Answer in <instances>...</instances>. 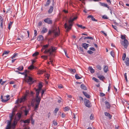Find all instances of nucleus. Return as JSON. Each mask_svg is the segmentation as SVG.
Returning a JSON list of instances; mask_svg holds the SVG:
<instances>
[{"label": "nucleus", "instance_id": "1", "mask_svg": "<svg viewBox=\"0 0 129 129\" xmlns=\"http://www.w3.org/2000/svg\"><path fill=\"white\" fill-rule=\"evenodd\" d=\"M49 44L44 45L42 47L41 49V51L43 52L44 50H45L44 53H49V55H53V52H55V51L57 49V48L56 47H54L52 46H51V48L47 49L46 48L49 46Z\"/></svg>", "mask_w": 129, "mask_h": 129}, {"label": "nucleus", "instance_id": "2", "mask_svg": "<svg viewBox=\"0 0 129 129\" xmlns=\"http://www.w3.org/2000/svg\"><path fill=\"white\" fill-rule=\"evenodd\" d=\"M41 98L40 97L35 96L33 99V107L34 106V110L36 111L39 108Z\"/></svg>", "mask_w": 129, "mask_h": 129}, {"label": "nucleus", "instance_id": "3", "mask_svg": "<svg viewBox=\"0 0 129 129\" xmlns=\"http://www.w3.org/2000/svg\"><path fill=\"white\" fill-rule=\"evenodd\" d=\"M27 96H32V91L31 90H27L25 96H22L20 99H17L16 103L18 104L19 103H20L24 102L26 100V97Z\"/></svg>", "mask_w": 129, "mask_h": 129}, {"label": "nucleus", "instance_id": "4", "mask_svg": "<svg viewBox=\"0 0 129 129\" xmlns=\"http://www.w3.org/2000/svg\"><path fill=\"white\" fill-rule=\"evenodd\" d=\"M21 116V113L19 112L16 114L15 118L14 120L13 123L11 125V128H12L13 129H14L15 128V126L16 125L17 122L19 120Z\"/></svg>", "mask_w": 129, "mask_h": 129}, {"label": "nucleus", "instance_id": "5", "mask_svg": "<svg viewBox=\"0 0 129 129\" xmlns=\"http://www.w3.org/2000/svg\"><path fill=\"white\" fill-rule=\"evenodd\" d=\"M25 81L29 85L32 84V77L31 74H26L25 75Z\"/></svg>", "mask_w": 129, "mask_h": 129}, {"label": "nucleus", "instance_id": "6", "mask_svg": "<svg viewBox=\"0 0 129 129\" xmlns=\"http://www.w3.org/2000/svg\"><path fill=\"white\" fill-rule=\"evenodd\" d=\"M14 111H13L12 114H10V120H8L7 122V125L5 129H11V122L12 119V118L13 116L14 115H13V112Z\"/></svg>", "mask_w": 129, "mask_h": 129}, {"label": "nucleus", "instance_id": "7", "mask_svg": "<svg viewBox=\"0 0 129 129\" xmlns=\"http://www.w3.org/2000/svg\"><path fill=\"white\" fill-rule=\"evenodd\" d=\"M39 54V52L37 51H36L34 54H33V70L34 69H38L37 67H35L33 64L36 62L35 59L37 58V56Z\"/></svg>", "mask_w": 129, "mask_h": 129}, {"label": "nucleus", "instance_id": "8", "mask_svg": "<svg viewBox=\"0 0 129 129\" xmlns=\"http://www.w3.org/2000/svg\"><path fill=\"white\" fill-rule=\"evenodd\" d=\"M69 25H68L67 23H66L64 24V28L66 29V31L68 32L69 30L71 29V27L73 25V23L70 22L68 23Z\"/></svg>", "mask_w": 129, "mask_h": 129}, {"label": "nucleus", "instance_id": "9", "mask_svg": "<svg viewBox=\"0 0 129 129\" xmlns=\"http://www.w3.org/2000/svg\"><path fill=\"white\" fill-rule=\"evenodd\" d=\"M84 103L85 105L88 108H90L91 107L90 106V103L89 100L86 99H84Z\"/></svg>", "mask_w": 129, "mask_h": 129}, {"label": "nucleus", "instance_id": "10", "mask_svg": "<svg viewBox=\"0 0 129 129\" xmlns=\"http://www.w3.org/2000/svg\"><path fill=\"white\" fill-rule=\"evenodd\" d=\"M122 44L124 46L125 48H126L128 44V41L127 40L124 39V40L123 42H122Z\"/></svg>", "mask_w": 129, "mask_h": 129}, {"label": "nucleus", "instance_id": "11", "mask_svg": "<svg viewBox=\"0 0 129 129\" xmlns=\"http://www.w3.org/2000/svg\"><path fill=\"white\" fill-rule=\"evenodd\" d=\"M44 21L48 24H51L52 23V20L48 18H47L44 20Z\"/></svg>", "mask_w": 129, "mask_h": 129}, {"label": "nucleus", "instance_id": "12", "mask_svg": "<svg viewBox=\"0 0 129 129\" xmlns=\"http://www.w3.org/2000/svg\"><path fill=\"white\" fill-rule=\"evenodd\" d=\"M105 103L106 105V108L107 109H110L111 107V105L107 101H106Z\"/></svg>", "mask_w": 129, "mask_h": 129}, {"label": "nucleus", "instance_id": "13", "mask_svg": "<svg viewBox=\"0 0 129 129\" xmlns=\"http://www.w3.org/2000/svg\"><path fill=\"white\" fill-rule=\"evenodd\" d=\"M34 89H35V91L36 92V95L35 96L40 97L39 96V94L40 91L41 90H40L39 89H37L35 88Z\"/></svg>", "mask_w": 129, "mask_h": 129}, {"label": "nucleus", "instance_id": "14", "mask_svg": "<svg viewBox=\"0 0 129 129\" xmlns=\"http://www.w3.org/2000/svg\"><path fill=\"white\" fill-rule=\"evenodd\" d=\"M37 40L39 41H42L44 40L43 36L41 35L39 36L37 38Z\"/></svg>", "mask_w": 129, "mask_h": 129}, {"label": "nucleus", "instance_id": "15", "mask_svg": "<svg viewBox=\"0 0 129 129\" xmlns=\"http://www.w3.org/2000/svg\"><path fill=\"white\" fill-rule=\"evenodd\" d=\"M88 69L91 73L92 74L94 73V70L91 67H89L88 68Z\"/></svg>", "mask_w": 129, "mask_h": 129}, {"label": "nucleus", "instance_id": "16", "mask_svg": "<svg viewBox=\"0 0 129 129\" xmlns=\"http://www.w3.org/2000/svg\"><path fill=\"white\" fill-rule=\"evenodd\" d=\"M82 92L84 95H85L87 98H90V96L86 92L83 91Z\"/></svg>", "mask_w": 129, "mask_h": 129}, {"label": "nucleus", "instance_id": "17", "mask_svg": "<svg viewBox=\"0 0 129 129\" xmlns=\"http://www.w3.org/2000/svg\"><path fill=\"white\" fill-rule=\"evenodd\" d=\"M70 72L72 74H74L76 72V70L75 69H69Z\"/></svg>", "mask_w": 129, "mask_h": 129}, {"label": "nucleus", "instance_id": "18", "mask_svg": "<svg viewBox=\"0 0 129 129\" xmlns=\"http://www.w3.org/2000/svg\"><path fill=\"white\" fill-rule=\"evenodd\" d=\"M1 99L2 102L3 103H5L7 102L10 99V98H9L8 99H6L5 100H4L3 98V95H2L1 96Z\"/></svg>", "mask_w": 129, "mask_h": 129}, {"label": "nucleus", "instance_id": "19", "mask_svg": "<svg viewBox=\"0 0 129 129\" xmlns=\"http://www.w3.org/2000/svg\"><path fill=\"white\" fill-rule=\"evenodd\" d=\"M81 88L82 89H83L85 90H87V88L86 86L83 84H81Z\"/></svg>", "mask_w": 129, "mask_h": 129}, {"label": "nucleus", "instance_id": "20", "mask_svg": "<svg viewBox=\"0 0 129 129\" xmlns=\"http://www.w3.org/2000/svg\"><path fill=\"white\" fill-rule=\"evenodd\" d=\"M53 6H51L50 7V8L48 10V12L50 14L52 13L53 11Z\"/></svg>", "mask_w": 129, "mask_h": 129}, {"label": "nucleus", "instance_id": "21", "mask_svg": "<svg viewBox=\"0 0 129 129\" xmlns=\"http://www.w3.org/2000/svg\"><path fill=\"white\" fill-rule=\"evenodd\" d=\"M101 6L106 7L109 9V7L107 4H105L104 3H100Z\"/></svg>", "mask_w": 129, "mask_h": 129}, {"label": "nucleus", "instance_id": "22", "mask_svg": "<svg viewBox=\"0 0 129 129\" xmlns=\"http://www.w3.org/2000/svg\"><path fill=\"white\" fill-rule=\"evenodd\" d=\"M43 86L42 83L41 82H40L39 84L38 89L41 90Z\"/></svg>", "mask_w": 129, "mask_h": 129}, {"label": "nucleus", "instance_id": "23", "mask_svg": "<svg viewBox=\"0 0 129 129\" xmlns=\"http://www.w3.org/2000/svg\"><path fill=\"white\" fill-rule=\"evenodd\" d=\"M125 62L127 66H129V59L128 58H126V60Z\"/></svg>", "mask_w": 129, "mask_h": 129}, {"label": "nucleus", "instance_id": "24", "mask_svg": "<svg viewBox=\"0 0 129 129\" xmlns=\"http://www.w3.org/2000/svg\"><path fill=\"white\" fill-rule=\"evenodd\" d=\"M104 114L106 116L108 117L110 119L111 118V116L110 115L109 113L107 112H105Z\"/></svg>", "mask_w": 129, "mask_h": 129}, {"label": "nucleus", "instance_id": "25", "mask_svg": "<svg viewBox=\"0 0 129 129\" xmlns=\"http://www.w3.org/2000/svg\"><path fill=\"white\" fill-rule=\"evenodd\" d=\"M98 77L100 79V80L103 81V79H105V77L101 75L100 76H99Z\"/></svg>", "mask_w": 129, "mask_h": 129}, {"label": "nucleus", "instance_id": "26", "mask_svg": "<svg viewBox=\"0 0 129 129\" xmlns=\"http://www.w3.org/2000/svg\"><path fill=\"white\" fill-rule=\"evenodd\" d=\"M104 66V72L105 73H106L108 70V67L107 66Z\"/></svg>", "mask_w": 129, "mask_h": 129}, {"label": "nucleus", "instance_id": "27", "mask_svg": "<svg viewBox=\"0 0 129 129\" xmlns=\"http://www.w3.org/2000/svg\"><path fill=\"white\" fill-rule=\"evenodd\" d=\"M51 1L50 0H47L46 2V4H45V6H49L50 3Z\"/></svg>", "mask_w": 129, "mask_h": 129}, {"label": "nucleus", "instance_id": "28", "mask_svg": "<svg viewBox=\"0 0 129 129\" xmlns=\"http://www.w3.org/2000/svg\"><path fill=\"white\" fill-rule=\"evenodd\" d=\"M77 47L78 49H79V50L82 52H83V47H81L80 46H79L78 47V46H77Z\"/></svg>", "mask_w": 129, "mask_h": 129}, {"label": "nucleus", "instance_id": "29", "mask_svg": "<svg viewBox=\"0 0 129 129\" xmlns=\"http://www.w3.org/2000/svg\"><path fill=\"white\" fill-rule=\"evenodd\" d=\"M48 30L45 27H44L43 28L42 31L43 33H45L47 32Z\"/></svg>", "mask_w": 129, "mask_h": 129}, {"label": "nucleus", "instance_id": "30", "mask_svg": "<svg viewBox=\"0 0 129 129\" xmlns=\"http://www.w3.org/2000/svg\"><path fill=\"white\" fill-rule=\"evenodd\" d=\"M77 25L79 27L81 28L82 29H85L86 28V27L85 26H83L82 25H79L78 24H77Z\"/></svg>", "mask_w": 129, "mask_h": 129}, {"label": "nucleus", "instance_id": "31", "mask_svg": "<svg viewBox=\"0 0 129 129\" xmlns=\"http://www.w3.org/2000/svg\"><path fill=\"white\" fill-rule=\"evenodd\" d=\"M13 23V22L10 21L9 23H8V28L9 30H10L11 28V26L12 25Z\"/></svg>", "mask_w": 129, "mask_h": 129}, {"label": "nucleus", "instance_id": "32", "mask_svg": "<svg viewBox=\"0 0 129 129\" xmlns=\"http://www.w3.org/2000/svg\"><path fill=\"white\" fill-rule=\"evenodd\" d=\"M75 78L77 79H80L81 78V77L78 76V75L77 74L75 75Z\"/></svg>", "mask_w": 129, "mask_h": 129}, {"label": "nucleus", "instance_id": "33", "mask_svg": "<svg viewBox=\"0 0 129 129\" xmlns=\"http://www.w3.org/2000/svg\"><path fill=\"white\" fill-rule=\"evenodd\" d=\"M91 39L92 40H93V38L91 37H85L84 38V40H85L86 39Z\"/></svg>", "mask_w": 129, "mask_h": 129}, {"label": "nucleus", "instance_id": "34", "mask_svg": "<svg viewBox=\"0 0 129 129\" xmlns=\"http://www.w3.org/2000/svg\"><path fill=\"white\" fill-rule=\"evenodd\" d=\"M31 61L32 63L28 67V70H31L32 69V60H31Z\"/></svg>", "mask_w": 129, "mask_h": 129}, {"label": "nucleus", "instance_id": "35", "mask_svg": "<svg viewBox=\"0 0 129 129\" xmlns=\"http://www.w3.org/2000/svg\"><path fill=\"white\" fill-rule=\"evenodd\" d=\"M30 120L27 119L23 121V122L24 123H28L30 122Z\"/></svg>", "mask_w": 129, "mask_h": 129}, {"label": "nucleus", "instance_id": "36", "mask_svg": "<svg viewBox=\"0 0 129 129\" xmlns=\"http://www.w3.org/2000/svg\"><path fill=\"white\" fill-rule=\"evenodd\" d=\"M23 66H21V67H19L17 69L19 71H22L23 70Z\"/></svg>", "mask_w": 129, "mask_h": 129}, {"label": "nucleus", "instance_id": "37", "mask_svg": "<svg viewBox=\"0 0 129 129\" xmlns=\"http://www.w3.org/2000/svg\"><path fill=\"white\" fill-rule=\"evenodd\" d=\"M92 79L97 82H99L98 79L94 77L92 78Z\"/></svg>", "mask_w": 129, "mask_h": 129}, {"label": "nucleus", "instance_id": "38", "mask_svg": "<svg viewBox=\"0 0 129 129\" xmlns=\"http://www.w3.org/2000/svg\"><path fill=\"white\" fill-rule=\"evenodd\" d=\"M9 52L10 51H4L2 55L3 56V55L4 54H8Z\"/></svg>", "mask_w": 129, "mask_h": 129}, {"label": "nucleus", "instance_id": "39", "mask_svg": "<svg viewBox=\"0 0 129 129\" xmlns=\"http://www.w3.org/2000/svg\"><path fill=\"white\" fill-rule=\"evenodd\" d=\"M85 43H82V46L85 49L87 50V47L86 45H85Z\"/></svg>", "mask_w": 129, "mask_h": 129}, {"label": "nucleus", "instance_id": "40", "mask_svg": "<svg viewBox=\"0 0 129 129\" xmlns=\"http://www.w3.org/2000/svg\"><path fill=\"white\" fill-rule=\"evenodd\" d=\"M30 71H27V70H25L24 72L25 74H27L30 75Z\"/></svg>", "mask_w": 129, "mask_h": 129}, {"label": "nucleus", "instance_id": "41", "mask_svg": "<svg viewBox=\"0 0 129 129\" xmlns=\"http://www.w3.org/2000/svg\"><path fill=\"white\" fill-rule=\"evenodd\" d=\"M110 54L113 57H114V52L113 51H111L110 52Z\"/></svg>", "mask_w": 129, "mask_h": 129}, {"label": "nucleus", "instance_id": "42", "mask_svg": "<svg viewBox=\"0 0 129 129\" xmlns=\"http://www.w3.org/2000/svg\"><path fill=\"white\" fill-rule=\"evenodd\" d=\"M59 32L58 30L57 31H56L55 32V36H58L59 34Z\"/></svg>", "mask_w": 129, "mask_h": 129}, {"label": "nucleus", "instance_id": "43", "mask_svg": "<svg viewBox=\"0 0 129 129\" xmlns=\"http://www.w3.org/2000/svg\"><path fill=\"white\" fill-rule=\"evenodd\" d=\"M44 72V71L42 70H39L38 71V73L39 74H41L43 73Z\"/></svg>", "mask_w": 129, "mask_h": 129}, {"label": "nucleus", "instance_id": "44", "mask_svg": "<svg viewBox=\"0 0 129 129\" xmlns=\"http://www.w3.org/2000/svg\"><path fill=\"white\" fill-rule=\"evenodd\" d=\"M126 57V54L125 53H124L123 54L122 56V58L123 60H124L125 59V58Z\"/></svg>", "mask_w": 129, "mask_h": 129}, {"label": "nucleus", "instance_id": "45", "mask_svg": "<svg viewBox=\"0 0 129 129\" xmlns=\"http://www.w3.org/2000/svg\"><path fill=\"white\" fill-rule=\"evenodd\" d=\"M96 67L97 68V69L99 70H101L102 69V68L101 66L99 65H97Z\"/></svg>", "mask_w": 129, "mask_h": 129}, {"label": "nucleus", "instance_id": "46", "mask_svg": "<svg viewBox=\"0 0 129 129\" xmlns=\"http://www.w3.org/2000/svg\"><path fill=\"white\" fill-rule=\"evenodd\" d=\"M65 111H68L70 109V108L69 107L67 106L65 107L64 108Z\"/></svg>", "mask_w": 129, "mask_h": 129}, {"label": "nucleus", "instance_id": "47", "mask_svg": "<svg viewBox=\"0 0 129 129\" xmlns=\"http://www.w3.org/2000/svg\"><path fill=\"white\" fill-rule=\"evenodd\" d=\"M121 38L122 39H125V35H121Z\"/></svg>", "mask_w": 129, "mask_h": 129}, {"label": "nucleus", "instance_id": "48", "mask_svg": "<svg viewBox=\"0 0 129 129\" xmlns=\"http://www.w3.org/2000/svg\"><path fill=\"white\" fill-rule=\"evenodd\" d=\"M53 124L54 125H57V122L55 121V120H54L53 121Z\"/></svg>", "mask_w": 129, "mask_h": 129}, {"label": "nucleus", "instance_id": "49", "mask_svg": "<svg viewBox=\"0 0 129 129\" xmlns=\"http://www.w3.org/2000/svg\"><path fill=\"white\" fill-rule=\"evenodd\" d=\"M102 18L105 19H108V18L107 16L106 15H104L102 17Z\"/></svg>", "mask_w": 129, "mask_h": 129}, {"label": "nucleus", "instance_id": "50", "mask_svg": "<svg viewBox=\"0 0 129 129\" xmlns=\"http://www.w3.org/2000/svg\"><path fill=\"white\" fill-rule=\"evenodd\" d=\"M87 53L90 54H92L93 53V52L90 50H88L87 52Z\"/></svg>", "mask_w": 129, "mask_h": 129}, {"label": "nucleus", "instance_id": "51", "mask_svg": "<svg viewBox=\"0 0 129 129\" xmlns=\"http://www.w3.org/2000/svg\"><path fill=\"white\" fill-rule=\"evenodd\" d=\"M44 92H45V91L44 90H42V92H41V97H41V98H42L43 97V94L44 93Z\"/></svg>", "mask_w": 129, "mask_h": 129}, {"label": "nucleus", "instance_id": "52", "mask_svg": "<svg viewBox=\"0 0 129 129\" xmlns=\"http://www.w3.org/2000/svg\"><path fill=\"white\" fill-rule=\"evenodd\" d=\"M124 76H125V79L126 81L127 82L128 81H127V75H126V73H125L124 74Z\"/></svg>", "mask_w": 129, "mask_h": 129}, {"label": "nucleus", "instance_id": "53", "mask_svg": "<svg viewBox=\"0 0 129 129\" xmlns=\"http://www.w3.org/2000/svg\"><path fill=\"white\" fill-rule=\"evenodd\" d=\"M105 94L102 92H100V96L103 97L105 96Z\"/></svg>", "mask_w": 129, "mask_h": 129}, {"label": "nucleus", "instance_id": "54", "mask_svg": "<svg viewBox=\"0 0 129 129\" xmlns=\"http://www.w3.org/2000/svg\"><path fill=\"white\" fill-rule=\"evenodd\" d=\"M74 20L73 19H70L68 21V22H72L73 23V21Z\"/></svg>", "mask_w": 129, "mask_h": 129}, {"label": "nucleus", "instance_id": "55", "mask_svg": "<svg viewBox=\"0 0 129 129\" xmlns=\"http://www.w3.org/2000/svg\"><path fill=\"white\" fill-rule=\"evenodd\" d=\"M89 49L92 50L93 51H95V49H94V48L93 47H90L89 48Z\"/></svg>", "mask_w": 129, "mask_h": 129}, {"label": "nucleus", "instance_id": "56", "mask_svg": "<svg viewBox=\"0 0 129 129\" xmlns=\"http://www.w3.org/2000/svg\"><path fill=\"white\" fill-rule=\"evenodd\" d=\"M10 97V95H7L6 96H4V98L6 99V98L7 99H8Z\"/></svg>", "mask_w": 129, "mask_h": 129}, {"label": "nucleus", "instance_id": "57", "mask_svg": "<svg viewBox=\"0 0 129 129\" xmlns=\"http://www.w3.org/2000/svg\"><path fill=\"white\" fill-rule=\"evenodd\" d=\"M91 20L93 21H95V22H97L98 21V20H96V19H95L93 17L92 18H91Z\"/></svg>", "mask_w": 129, "mask_h": 129}, {"label": "nucleus", "instance_id": "58", "mask_svg": "<svg viewBox=\"0 0 129 129\" xmlns=\"http://www.w3.org/2000/svg\"><path fill=\"white\" fill-rule=\"evenodd\" d=\"M42 21H40L38 23V26H40L42 24Z\"/></svg>", "mask_w": 129, "mask_h": 129}, {"label": "nucleus", "instance_id": "59", "mask_svg": "<svg viewBox=\"0 0 129 129\" xmlns=\"http://www.w3.org/2000/svg\"><path fill=\"white\" fill-rule=\"evenodd\" d=\"M37 31L36 30H34V36L36 37L37 35Z\"/></svg>", "mask_w": 129, "mask_h": 129}, {"label": "nucleus", "instance_id": "60", "mask_svg": "<svg viewBox=\"0 0 129 129\" xmlns=\"http://www.w3.org/2000/svg\"><path fill=\"white\" fill-rule=\"evenodd\" d=\"M59 109L58 108H55L54 110V112L55 113H56L57 111H58Z\"/></svg>", "mask_w": 129, "mask_h": 129}, {"label": "nucleus", "instance_id": "61", "mask_svg": "<svg viewBox=\"0 0 129 129\" xmlns=\"http://www.w3.org/2000/svg\"><path fill=\"white\" fill-rule=\"evenodd\" d=\"M64 52H65V55H66V56H67V57L68 58H69V57L68 56V55L67 54V52L65 50H64Z\"/></svg>", "mask_w": 129, "mask_h": 129}, {"label": "nucleus", "instance_id": "62", "mask_svg": "<svg viewBox=\"0 0 129 129\" xmlns=\"http://www.w3.org/2000/svg\"><path fill=\"white\" fill-rule=\"evenodd\" d=\"M47 56H41L42 58H44L45 59H47Z\"/></svg>", "mask_w": 129, "mask_h": 129}, {"label": "nucleus", "instance_id": "63", "mask_svg": "<svg viewBox=\"0 0 129 129\" xmlns=\"http://www.w3.org/2000/svg\"><path fill=\"white\" fill-rule=\"evenodd\" d=\"M93 118V116L92 114H91L90 116V119L92 120Z\"/></svg>", "mask_w": 129, "mask_h": 129}, {"label": "nucleus", "instance_id": "64", "mask_svg": "<svg viewBox=\"0 0 129 129\" xmlns=\"http://www.w3.org/2000/svg\"><path fill=\"white\" fill-rule=\"evenodd\" d=\"M112 26L113 28L115 30H117L116 29L117 27L116 26L113 25H112Z\"/></svg>", "mask_w": 129, "mask_h": 129}]
</instances>
